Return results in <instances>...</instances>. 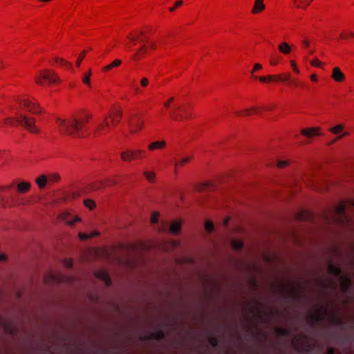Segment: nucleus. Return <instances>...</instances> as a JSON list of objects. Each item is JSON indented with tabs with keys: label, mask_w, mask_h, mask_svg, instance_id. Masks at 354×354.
Here are the masks:
<instances>
[{
	"label": "nucleus",
	"mask_w": 354,
	"mask_h": 354,
	"mask_svg": "<svg viewBox=\"0 0 354 354\" xmlns=\"http://www.w3.org/2000/svg\"><path fill=\"white\" fill-rule=\"evenodd\" d=\"M91 118L90 115L82 114L80 117L72 116L67 120L56 119L60 133L73 137H80L84 125Z\"/></svg>",
	"instance_id": "nucleus-1"
},
{
	"label": "nucleus",
	"mask_w": 354,
	"mask_h": 354,
	"mask_svg": "<svg viewBox=\"0 0 354 354\" xmlns=\"http://www.w3.org/2000/svg\"><path fill=\"white\" fill-rule=\"evenodd\" d=\"M327 270L329 274L340 279L341 288L342 292L344 293L347 292L351 286V282L349 277L344 275L342 269L338 266L333 263L331 261L328 262Z\"/></svg>",
	"instance_id": "nucleus-2"
},
{
	"label": "nucleus",
	"mask_w": 354,
	"mask_h": 354,
	"mask_svg": "<svg viewBox=\"0 0 354 354\" xmlns=\"http://www.w3.org/2000/svg\"><path fill=\"white\" fill-rule=\"evenodd\" d=\"M44 80L51 84L59 82V79L53 71L48 70L41 71L38 76L36 77L35 82L39 85H44Z\"/></svg>",
	"instance_id": "nucleus-3"
},
{
	"label": "nucleus",
	"mask_w": 354,
	"mask_h": 354,
	"mask_svg": "<svg viewBox=\"0 0 354 354\" xmlns=\"http://www.w3.org/2000/svg\"><path fill=\"white\" fill-rule=\"evenodd\" d=\"M16 120L19 125L24 127L30 132L33 133L39 132V129L35 126V119L34 118L20 115Z\"/></svg>",
	"instance_id": "nucleus-4"
},
{
	"label": "nucleus",
	"mask_w": 354,
	"mask_h": 354,
	"mask_svg": "<svg viewBox=\"0 0 354 354\" xmlns=\"http://www.w3.org/2000/svg\"><path fill=\"white\" fill-rule=\"evenodd\" d=\"M346 206L344 204H339L335 207L332 220L339 224L348 223L349 219L345 213Z\"/></svg>",
	"instance_id": "nucleus-5"
},
{
	"label": "nucleus",
	"mask_w": 354,
	"mask_h": 354,
	"mask_svg": "<svg viewBox=\"0 0 354 354\" xmlns=\"http://www.w3.org/2000/svg\"><path fill=\"white\" fill-rule=\"evenodd\" d=\"M170 115L174 120L180 121L188 118L189 114L185 107L176 106L174 107V111L170 113Z\"/></svg>",
	"instance_id": "nucleus-6"
},
{
	"label": "nucleus",
	"mask_w": 354,
	"mask_h": 354,
	"mask_svg": "<svg viewBox=\"0 0 354 354\" xmlns=\"http://www.w3.org/2000/svg\"><path fill=\"white\" fill-rule=\"evenodd\" d=\"M21 104L28 109V111L33 113H40L39 111V106L37 103H34L29 100H19Z\"/></svg>",
	"instance_id": "nucleus-7"
},
{
	"label": "nucleus",
	"mask_w": 354,
	"mask_h": 354,
	"mask_svg": "<svg viewBox=\"0 0 354 354\" xmlns=\"http://www.w3.org/2000/svg\"><path fill=\"white\" fill-rule=\"evenodd\" d=\"M143 121L140 118H137V120H129V125L131 133H134L140 131L143 127Z\"/></svg>",
	"instance_id": "nucleus-8"
},
{
	"label": "nucleus",
	"mask_w": 354,
	"mask_h": 354,
	"mask_svg": "<svg viewBox=\"0 0 354 354\" xmlns=\"http://www.w3.org/2000/svg\"><path fill=\"white\" fill-rule=\"evenodd\" d=\"M110 124L107 120V118H105L103 122L97 125L96 127V130L94 133L95 136H98L102 133H106L109 129Z\"/></svg>",
	"instance_id": "nucleus-9"
},
{
	"label": "nucleus",
	"mask_w": 354,
	"mask_h": 354,
	"mask_svg": "<svg viewBox=\"0 0 354 354\" xmlns=\"http://www.w3.org/2000/svg\"><path fill=\"white\" fill-rule=\"evenodd\" d=\"M324 318V312L322 308L318 309L316 314H310L308 317V322L311 324L317 323Z\"/></svg>",
	"instance_id": "nucleus-10"
},
{
	"label": "nucleus",
	"mask_w": 354,
	"mask_h": 354,
	"mask_svg": "<svg viewBox=\"0 0 354 354\" xmlns=\"http://www.w3.org/2000/svg\"><path fill=\"white\" fill-rule=\"evenodd\" d=\"M145 339L146 340L162 341L165 339V333L162 330H158L146 335Z\"/></svg>",
	"instance_id": "nucleus-11"
},
{
	"label": "nucleus",
	"mask_w": 354,
	"mask_h": 354,
	"mask_svg": "<svg viewBox=\"0 0 354 354\" xmlns=\"http://www.w3.org/2000/svg\"><path fill=\"white\" fill-rule=\"evenodd\" d=\"M301 134L308 138H310L315 136L321 135L319 133V128L318 127L303 129L301 130Z\"/></svg>",
	"instance_id": "nucleus-12"
},
{
	"label": "nucleus",
	"mask_w": 354,
	"mask_h": 354,
	"mask_svg": "<svg viewBox=\"0 0 354 354\" xmlns=\"http://www.w3.org/2000/svg\"><path fill=\"white\" fill-rule=\"evenodd\" d=\"M95 276L104 281L106 286H110L111 284V280L109 275V274L104 270H99L95 272Z\"/></svg>",
	"instance_id": "nucleus-13"
},
{
	"label": "nucleus",
	"mask_w": 354,
	"mask_h": 354,
	"mask_svg": "<svg viewBox=\"0 0 354 354\" xmlns=\"http://www.w3.org/2000/svg\"><path fill=\"white\" fill-rule=\"evenodd\" d=\"M332 78L338 82H342L345 79L344 74L340 71L339 67H335L333 70Z\"/></svg>",
	"instance_id": "nucleus-14"
},
{
	"label": "nucleus",
	"mask_w": 354,
	"mask_h": 354,
	"mask_svg": "<svg viewBox=\"0 0 354 354\" xmlns=\"http://www.w3.org/2000/svg\"><path fill=\"white\" fill-rule=\"evenodd\" d=\"M31 185L28 182H21L17 184V189L19 193L24 194L28 192L30 189Z\"/></svg>",
	"instance_id": "nucleus-15"
},
{
	"label": "nucleus",
	"mask_w": 354,
	"mask_h": 354,
	"mask_svg": "<svg viewBox=\"0 0 354 354\" xmlns=\"http://www.w3.org/2000/svg\"><path fill=\"white\" fill-rule=\"evenodd\" d=\"M145 41V40L143 39L140 40L142 43L141 47L133 55V59L135 60H138L140 58L141 54L146 53L147 48Z\"/></svg>",
	"instance_id": "nucleus-16"
},
{
	"label": "nucleus",
	"mask_w": 354,
	"mask_h": 354,
	"mask_svg": "<svg viewBox=\"0 0 354 354\" xmlns=\"http://www.w3.org/2000/svg\"><path fill=\"white\" fill-rule=\"evenodd\" d=\"M264 9H265V5L263 3V1H259L258 0H255L254 5L252 10V12L253 14H257L258 12L263 11Z\"/></svg>",
	"instance_id": "nucleus-17"
},
{
	"label": "nucleus",
	"mask_w": 354,
	"mask_h": 354,
	"mask_svg": "<svg viewBox=\"0 0 354 354\" xmlns=\"http://www.w3.org/2000/svg\"><path fill=\"white\" fill-rule=\"evenodd\" d=\"M165 146L166 142L165 141H156L149 144L148 146V149L151 151H153L155 149H162Z\"/></svg>",
	"instance_id": "nucleus-18"
},
{
	"label": "nucleus",
	"mask_w": 354,
	"mask_h": 354,
	"mask_svg": "<svg viewBox=\"0 0 354 354\" xmlns=\"http://www.w3.org/2000/svg\"><path fill=\"white\" fill-rule=\"evenodd\" d=\"M180 227H181V224L178 222V221H173L171 223V225L169 227V232L172 234H177L180 230Z\"/></svg>",
	"instance_id": "nucleus-19"
},
{
	"label": "nucleus",
	"mask_w": 354,
	"mask_h": 354,
	"mask_svg": "<svg viewBox=\"0 0 354 354\" xmlns=\"http://www.w3.org/2000/svg\"><path fill=\"white\" fill-rule=\"evenodd\" d=\"M121 159L123 161H131L134 160L133 150H127L121 153Z\"/></svg>",
	"instance_id": "nucleus-20"
},
{
	"label": "nucleus",
	"mask_w": 354,
	"mask_h": 354,
	"mask_svg": "<svg viewBox=\"0 0 354 354\" xmlns=\"http://www.w3.org/2000/svg\"><path fill=\"white\" fill-rule=\"evenodd\" d=\"M278 49L281 53L284 55H288L291 51L290 46L286 42L281 43L278 46Z\"/></svg>",
	"instance_id": "nucleus-21"
},
{
	"label": "nucleus",
	"mask_w": 354,
	"mask_h": 354,
	"mask_svg": "<svg viewBox=\"0 0 354 354\" xmlns=\"http://www.w3.org/2000/svg\"><path fill=\"white\" fill-rule=\"evenodd\" d=\"M121 63H122V61L120 59H116L113 62H111V64L105 66L102 68V71H104V72L110 71V70H111L112 68H113L115 67L119 66L121 64Z\"/></svg>",
	"instance_id": "nucleus-22"
},
{
	"label": "nucleus",
	"mask_w": 354,
	"mask_h": 354,
	"mask_svg": "<svg viewBox=\"0 0 354 354\" xmlns=\"http://www.w3.org/2000/svg\"><path fill=\"white\" fill-rule=\"evenodd\" d=\"M48 178L46 175H41L36 179V183L39 188H44L47 183Z\"/></svg>",
	"instance_id": "nucleus-23"
},
{
	"label": "nucleus",
	"mask_w": 354,
	"mask_h": 354,
	"mask_svg": "<svg viewBox=\"0 0 354 354\" xmlns=\"http://www.w3.org/2000/svg\"><path fill=\"white\" fill-rule=\"evenodd\" d=\"M275 331L278 335L283 337L290 336L291 334V330L285 328H277Z\"/></svg>",
	"instance_id": "nucleus-24"
},
{
	"label": "nucleus",
	"mask_w": 354,
	"mask_h": 354,
	"mask_svg": "<svg viewBox=\"0 0 354 354\" xmlns=\"http://www.w3.org/2000/svg\"><path fill=\"white\" fill-rule=\"evenodd\" d=\"M313 0H294L297 8H306Z\"/></svg>",
	"instance_id": "nucleus-25"
},
{
	"label": "nucleus",
	"mask_w": 354,
	"mask_h": 354,
	"mask_svg": "<svg viewBox=\"0 0 354 354\" xmlns=\"http://www.w3.org/2000/svg\"><path fill=\"white\" fill-rule=\"evenodd\" d=\"M277 81H281L283 82H289L290 83V74L286 73V74L277 75Z\"/></svg>",
	"instance_id": "nucleus-26"
},
{
	"label": "nucleus",
	"mask_w": 354,
	"mask_h": 354,
	"mask_svg": "<svg viewBox=\"0 0 354 354\" xmlns=\"http://www.w3.org/2000/svg\"><path fill=\"white\" fill-rule=\"evenodd\" d=\"M192 159V156L184 157V158H181L178 162H176L175 164V166L176 167H177V166L183 167L187 163H188Z\"/></svg>",
	"instance_id": "nucleus-27"
},
{
	"label": "nucleus",
	"mask_w": 354,
	"mask_h": 354,
	"mask_svg": "<svg viewBox=\"0 0 354 354\" xmlns=\"http://www.w3.org/2000/svg\"><path fill=\"white\" fill-rule=\"evenodd\" d=\"M232 246L234 250H241L243 247V243L241 241L233 240L232 242Z\"/></svg>",
	"instance_id": "nucleus-28"
},
{
	"label": "nucleus",
	"mask_w": 354,
	"mask_h": 354,
	"mask_svg": "<svg viewBox=\"0 0 354 354\" xmlns=\"http://www.w3.org/2000/svg\"><path fill=\"white\" fill-rule=\"evenodd\" d=\"M344 129V126L342 124H338L334 127L330 128L329 130L333 134L339 133Z\"/></svg>",
	"instance_id": "nucleus-29"
},
{
	"label": "nucleus",
	"mask_w": 354,
	"mask_h": 354,
	"mask_svg": "<svg viewBox=\"0 0 354 354\" xmlns=\"http://www.w3.org/2000/svg\"><path fill=\"white\" fill-rule=\"evenodd\" d=\"M144 176H145V178H147V180L150 182V183H152L155 178V174L154 172L153 171H145L143 173Z\"/></svg>",
	"instance_id": "nucleus-30"
},
{
	"label": "nucleus",
	"mask_w": 354,
	"mask_h": 354,
	"mask_svg": "<svg viewBox=\"0 0 354 354\" xmlns=\"http://www.w3.org/2000/svg\"><path fill=\"white\" fill-rule=\"evenodd\" d=\"M55 61L57 63H59L61 65H62L63 66H64L67 68H71V64L65 61L63 59L56 57L55 59Z\"/></svg>",
	"instance_id": "nucleus-31"
},
{
	"label": "nucleus",
	"mask_w": 354,
	"mask_h": 354,
	"mask_svg": "<svg viewBox=\"0 0 354 354\" xmlns=\"http://www.w3.org/2000/svg\"><path fill=\"white\" fill-rule=\"evenodd\" d=\"M91 75V71L90 70L88 73L84 74L83 77H82V82L85 84L88 85V86H91V83H90Z\"/></svg>",
	"instance_id": "nucleus-32"
},
{
	"label": "nucleus",
	"mask_w": 354,
	"mask_h": 354,
	"mask_svg": "<svg viewBox=\"0 0 354 354\" xmlns=\"http://www.w3.org/2000/svg\"><path fill=\"white\" fill-rule=\"evenodd\" d=\"M208 341H209V344H210L213 348H216V347H217V346H218V339H217L215 336H214V335H212V336L209 337V340H208Z\"/></svg>",
	"instance_id": "nucleus-33"
},
{
	"label": "nucleus",
	"mask_w": 354,
	"mask_h": 354,
	"mask_svg": "<svg viewBox=\"0 0 354 354\" xmlns=\"http://www.w3.org/2000/svg\"><path fill=\"white\" fill-rule=\"evenodd\" d=\"M121 118H122V112H121V111L119 110L115 113V117L112 119V122L113 124L119 122Z\"/></svg>",
	"instance_id": "nucleus-34"
},
{
	"label": "nucleus",
	"mask_w": 354,
	"mask_h": 354,
	"mask_svg": "<svg viewBox=\"0 0 354 354\" xmlns=\"http://www.w3.org/2000/svg\"><path fill=\"white\" fill-rule=\"evenodd\" d=\"M47 178L50 182H57L60 179V177L57 174H52Z\"/></svg>",
	"instance_id": "nucleus-35"
},
{
	"label": "nucleus",
	"mask_w": 354,
	"mask_h": 354,
	"mask_svg": "<svg viewBox=\"0 0 354 354\" xmlns=\"http://www.w3.org/2000/svg\"><path fill=\"white\" fill-rule=\"evenodd\" d=\"M84 203L90 209H92L95 205L94 201L91 199L84 200Z\"/></svg>",
	"instance_id": "nucleus-36"
},
{
	"label": "nucleus",
	"mask_w": 354,
	"mask_h": 354,
	"mask_svg": "<svg viewBox=\"0 0 354 354\" xmlns=\"http://www.w3.org/2000/svg\"><path fill=\"white\" fill-rule=\"evenodd\" d=\"M205 230L208 232H212L214 230V224L209 221L205 222Z\"/></svg>",
	"instance_id": "nucleus-37"
},
{
	"label": "nucleus",
	"mask_w": 354,
	"mask_h": 354,
	"mask_svg": "<svg viewBox=\"0 0 354 354\" xmlns=\"http://www.w3.org/2000/svg\"><path fill=\"white\" fill-rule=\"evenodd\" d=\"M158 221V212H153L151 217V222L152 223H157Z\"/></svg>",
	"instance_id": "nucleus-38"
},
{
	"label": "nucleus",
	"mask_w": 354,
	"mask_h": 354,
	"mask_svg": "<svg viewBox=\"0 0 354 354\" xmlns=\"http://www.w3.org/2000/svg\"><path fill=\"white\" fill-rule=\"evenodd\" d=\"M183 3V2L181 0L177 1L175 3L174 6L169 8V11L174 12L177 7H179V6H182Z\"/></svg>",
	"instance_id": "nucleus-39"
},
{
	"label": "nucleus",
	"mask_w": 354,
	"mask_h": 354,
	"mask_svg": "<svg viewBox=\"0 0 354 354\" xmlns=\"http://www.w3.org/2000/svg\"><path fill=\"white\" fill-rule=\"evenodd\" d=\"M86 50H84L79 56L77 60V62H76V64L77 66H80V64H81V62L82 60V59L84 57L85 55H86Z\"/></svg>",
	"instance_id": "nucleus-40"
},
{
	"label": "nucleus",
	"mask_w": 354,
	"mask_h": 354,
	"mask_svg": "<svg viewBox=\"0 0 354 354\" xmlns=\"http://www.w3.org/2000/svg\"><path fill=\"white\" fill-rule=\"evenodd\" d=\"M310 64L313 66L321 67V62L317 57L312 60Z\"/></svg>",
	"instance_id": "nucleus-41"
},
{
	"label": "nucleus",
	"mask_w": 354,
	"mask_h": 354,
	"mask_svg": "<svg viewBox=\"0 0 354 354\" xmlns=\"http://www.w3.org/2000/svg\"><path fill=\"white\" fill-rule=\"evenodd\" d=\"M133 158L137 159L141 157L142 151V150H133Z\"/></svg>",
	"instance_id": "nucleus-42"
},
{
	"label": "nucleus",
	"mask_w": 354,
	"mask_h": 354,
	"mask_svg": "<svg viewBox=\"0 0 354 354\" xmlns=\"http://www.w3.org/2000/svg\"><path fill=\"white\" fill-rule=\"evenodd\" d=\"M288 165V162L286 160H279L277 162L278 167L283 168Z\"/></svg>",
	"instance_id": "nucleus-43"
},
{
	"label": "nucleus",
	"mask_w": 354,
	"mask_h": 354,
	"mask_svg": "<svg viewBox=\"0 0 354 354\" xmlns=\"http://www.w3.org/2000/svg\"><path fill=\"white\" fill-rule=\"evenodd\" d=\"M149 84V80L147 77H142L140 80V84L142 87H146Z\"/></svg>",
	"instance_id": "nucleus-44"
},
{
	"label": "nucleus",
	"mask_w": 354,
	"mask_h": 354,
	"mask_svg": "<svg viewBox=\"0 0 354 354\" xmlns=\"http://www.w3.org/2000/svg\"><path fill=\"white\" fill-rule=\"evenodd\" d=\"M79 237L81 240H87L90 238V236L86 233L80 232L79 233Z\"/></svg>",
	"instance_id": "nucleus-45"
},
{
	"label": "nucleus",
	"mask_w": 354,
	"mask_h": 354,
	"mask_svg": "<svg viewBox=\"0 0 354 354\" xmlns=\"http://www.w3.org/2000/svg\"><path fill=\"white\" fill-rule=\"evenodd\" d=\"M252 110H253V108L246 109V110H245L243 111L236 112V114L238 115H241L242 113L244 112V113H245L246 115H250V114H251Z\"/></svg>",
	"instance_id": "nucleus-46"
},
{
	"label": "nucleus",
	"mask_w": 354,
	"mask_h": 354,
	"mask_svg": "<svg viewBox=\"0 0 354 354\" xmlns=\"http://www.w3.org/2000/svg\"><path fill=\"white\" fill-rule=\"evenodd\" d=\"M64 263L67 268H71L73 266V262L71 259H65Z\"/></svg>",
	"instance_id": "nucleus-47"
},
{
	"label": "nucleus",
	"mask_w": 354,
	"mask_h": 354,
	"mask_svg": "<svg viewBox=\"0 0 354 354\" xmlns=\"http://www.w3.org/2000/svg\"><path fill=\"white\" fill-rule=\"evenodd\" d=\"M267 82L277 81V75H268L266 76Z\"/></svg>",
	"instance_id": "nucleus-48"
},
{
	"label": "nucleus",
	"mask_w": 354,
	"mask_h": 354,
	"mask_svg": "<svg viewBox=\"0 0 354 354\" xmlns=\"http://www.w3.org/2000/svg\"><path fill=\"white\" fill-rule=\"evenodd\" d=\"M290 64H291V66L294 70V71L297 73H299V70L298 69V68L297 67V65H296V63L294 62V61H291L290 62Z\"/></svg>",
	"instance_id": "nucleus-49"
},
{
	"label": "nucleus",
	"mask_w": 354,
	"mask_h": 354,
	"mask_svg": "<svg viewBox=\"0 0 354 354\" xmlns=\"http://www.w3.org/2000/svg\"><path fill=\"white\" fill-rule=\"evenodd\" d=\"M262 68V66L261 64H255L254 66V68L253 70L252 71V73H254L257 70H259V69H261Z\"/></svg>",
	"instance_id": "nucleus-50"
},
{
	"label": "nucleus",
	"mask_w": 354,
	"mask_h": 354,
	"mask_svg": "<svg viewBox=\"0 0 354 354\" xmlns=\"http://www.w3.org/2000/svg\"><path fill=\"white\" fill-rule=\"evenodd\" d=\"M174 101V97H170L167 102H165L164 105L165 107L168 108L170 104Z\"/></svg>",
	"instance_id": "nucleus-51"
},
{
	"label": "nucleus",
	"mask_w": 354,
	"mask_h": 354,
	"mask_svg": "<svg viewBox=\"0 0 354 354\" xmlns=\"http://www.w3.org/2000/svg\"><path fill=\"white\" fill-rule=\"evenodd\" d=\"M79 221H80V218H75L73 221H66V223H68L69 225H73L75 224V223H76V222H77Z\"/></svg>",
	"instance_id": "nucleus-52"
},
{
	"label": "nucleus",
	"mask_w": 354,
	"mask_h": 354,
	"mask_svg": "<svg viewBox=\"0 0 354 354\" xmlns=\"http://www.w3.org/2000/svg\"><path fill=\"white\" fill-rule=\"evenodd\" d=\"M270 64L273 66L277 65L278 64V60L274 57H271L270 59Z\"/></svg>",
	"instance_id": "nucleus-53"
},
{
	"label": "nucleus",
	"mask_w": 354,
	"mask_h": 354,
	"mask_svg": "<svg viewBox=\"0 0 354 354\" xmlns=\"http://www.w3.org/2000/svg\"><path fill=\"white\" fill-rule=\"evenodd\" d=\"M301 44L303 46L304 48H307L310 45V42L307 40V39H304L302 41H301Z\"/></svg>",
	"instance_id": "nucleus-54"
},
{
	"label": "nucleus",
	"mask_w": 354,
	"mask_h": 354,
	"mask_svg": "<svg viewBox=\"0 0 354 354\" xmlns=\"http://www.w3.org/2000/svg\"><path fill=\"white\" fill-rule=\"evenodd\" d=\"M333 322L337 325H342L343 324L342 320L338 318H333Z\"/></svg>",
	"instance_id": "nucleus-55"
},
{
	"label": "nucleus",
	"mask_w": 354,
	"mask_h": 354,
	"mask_svg": "<svg viewBox=\"0 0 354 354\" xmlns=\"http://www.w3.org/2000/svg\"><path fill=\"white\" fill-rule=\"evenodd\" d=\"M254 78L259 79V80L260 82H267L266 76L259 77H257L255 76Z\"/></svg>",
	"instance_id": "nucleus-56"
},
{
	"label": "nucleus",
	"mask_w": 354,
	"mask_h": 354,
	"mask_svg": "<svg viewBox=\"0 0 354 354\" xmlns=\"http://www.w3.org/2000/svg\"><path fill=\"white\" fill-rule=\"evenodd\" d=\"M5 123H9L10 125L13 124V119L12 118H6L4 120Z\"/></svg>",
	"instance_id": "nucleus-57"
},
{
	"label": "nucleus",
	"mask_w": 354,
	"mask_h": 354,
	"mask_svg": "<svg viewBox=\"0 0 354 354\" xmlns=\"http://www.w3.org/2000/svg\"><path fill=\"white\" fill-rule=\"evenodd\" d=\"M326 354H335V350L334 348L330 347L327 349V353Z\"/></svg>",
	"instance_id": "nucleus-58"
},
{
	"label": "nucleus",
	"mask_w": 354,
	"mask_h": 354,
	"mask_svg": "<svg viewBox=\"0 0 354 354\" xmlns=\"http://www.w3.org/2000/svg\"><path fill=\"white\" fill-rule=\"evenodd\" d=\"M290 84L295 86H297L299 85V83L297 80H293V81L290 82Z\"/></svg>",
	"instance_id": "nucleus-59"
},
{
	"label": "nucleus",
	"mask_w": 354,
	"mask_h": 354,
	"mask_svg": "<svg viewBox=\"0 0 354 354\" xmlns=\"http://www.w3.org/2000/svg\"><path fill=\"white\" fill-rule=\"evenodd\" d=\"M6 256L4 254H0V262L4 261H6Z\"/></svg>",
	"instance_id": "nucleus-60"
},
{
	"label": "nucleus",
	"mask_w": 354,
	"mask_h": 354,
	"mask_svg": "<svg viewBox=\"0 0 354 354\" xmlns=\"http://www.w3.org/2000/svg\"><path fill=\"white\" fill-rule=\"evenodd\" d=\"M348 135V132H344L343 133L342 135H340L338 138H336V140H339L344 136H346Z\"/></svg>",
	"instance_id": "nucleus-61"
},
{
	"label": "nucleus",
	"mask_w": 354,
	"mask_h": 354,
	"mask_svg": "<svg viewBox=\"0 0 354 354\" xmlns=\"http://www.w3.org/2000/svg\"><path fill=\"white\" fill-rule=\"evenodd\" d=\"M310 80L314 82L317 81V75L315 74L311 75Z\"/></svg>",
	"instance_id": "nucleus-62"
},
{
	"label": "nucleus",
	"mask_w": 354,
	"mask_h": 354,
	"mask_svg": "<svg viewBox=\"0 0 354 354\" xmlns=\"http://www.w3.org/2000/svg\"><path fill=\"white\" fill-rule=\"evenodd\" d=\"M340 37L342 39H348V35H345V34L342 33L340 35Z\"/></svg>",
	"instance_id": "nucleus-63"
},
{
	"label": "nucleus",
	"mask_w": 354,
	"mask_h": 354,
	"mask_svg": "<svg viewBox=\"0 0 354 354\" xmlns=\"http://www.w3.org/2000/svg\"><path fill=\"white\" fill-rule=\"evenodd\" d=\"M98 235H99V232H93L89 236H90V237H93V236H98Z\"/></svg>",
	"instance_id": "nucleus-64"
}]
</instances>
